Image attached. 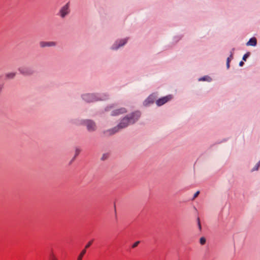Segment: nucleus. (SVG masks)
Segmentation results:
<instances>
[{
	"instance_id": "obj_18",
	"label": "nucleus",
	"mask_w": 260,
	"mask_h": 260,
	"mask_svg": "<svg viewBox=\"0 0 260 260\" xmlns=\"http://www.w3.org/2000/svg\"><path fill=\"white\" fill-rule=\"evenodd\" d=\"M93 240H92L88 242V243L86 245L85 248L84 249H85L86 250L87 248H89L90 245L92 244L93 242Z\"/></svg>"
},
{
	"instance_id": "obj_12",
	"label": "nucleus",
	"mask_w": 260,
	"mask_h": 260,
	"mask_svg": "<svg viewBox=\"0 0 260 260\" xmlns=\"http://www.w3.org/2000/svg\"><path fill=\"white\" fill-rule=\"evenodd\" d=\"M154 101V98L153 97V95H151L149 96L147 99L145 101L146 105H147L148 104L153 103Z\"/></svg>"
},
{
	"instance_id": "obj_25",
	"label": "nucleus",
	"mask_w": 260,
	"mask_h": 260,
	"mask_svg": "<svg viewBox=\"0 0 260 260\" xmlns=\"http://www.w3.org/2000/svg\"><path fill=\"white\" fill-rule=\"evenodd\" d=\"M200 80L205 81L206 78L205 77L202 78L200 79Z\"/></svg>"
},
{
	"instance_id": "obj_16",
	"label": "nucleus",
	"mask_w": 260,
	"mask_h": 260,
	"mask_svg": "<svg viewBox=\"0 0 260 260\" xmlns=\"http://www.w3.org/2000/svg\"><path fill=\"white\" fill-rule=\"evenodd\" d=\"M206 239L205 237H202L200 239V243L201 245H204L206 243Z\"/></svg>"
},
{
	"instance_id": "obj_21",
	"label": "nucleus",
	"mask_w": 260,
	"mask_h": 260,
	"mask_svg": "<svg viewBox=\"0 0 260 260\" xmlns=\"http://www.w3.org/2000/svg\"><path fill=\"white\" fill-rule=\"evenodd\" d=\"M139 243H140V241H138L136 242H135V243H134L133 244V245H132V248H134L136 247L138 245V244H139Z\"/></svg>"
},
{
	"instance_id": "obj_2",
	"label": "nucleus",
	"mask_w": 260,
	"mask_h": 260,
	"mask_svg": "<svg viewBox=\"0 0 260 260\" xmlns=\"http://www.w3.org/2000/svg\"><path fill=\"white\" fill-rule=\"evenodd\" d=\"M82 99L87 102H93L99 100H106V98L103 97L100 94L86 93L82 95Z\"/></svg>"
},
{
	"instance_id": "obj_5",
	"label": "nucleus",
	"mask_w": 260,
	"mask_h": 260,
	"mask_svg": "<svg viewBox=\"0 0 260 260\" xmlns=\"http://www.w3.org/2000/svg\"><path fill=\"white\" fill-rule=\"evenodd\" d=\"M70 3L68 2L60 8L58 14L61 18H63L70 13Z\"/></svg>"
},
{
	"instance_id": "obj_14",
	"label": "nucleus",
	"mask_w": 260,
	"mask_h": 260,
	"mask_svg": "<svg viewBox=\"0 0 260 260\" xmlns=\"http://www.w3.org/2000/svg\"><path fill=\"white\" fill-rule=\"evenodd\" d=\"M48 260H58L53 252H51L48 257Z\"/></svg>"
},
{
	"instance_id": "obj_8",
	"label": "nucleus",
	"mask_w": 260,
	"mask_h": 260,
	"mask_svg": "<svg viewBox=\"0 0 260 260\" xmlns=\"http://www.w3.org/2000/svg\"><path fill=\"white\" fill-rule=\"evenodd\" d=\"M127 42V39H124L116 42L112 46V48L113 50L118 49L119 47L123 46Z\"/></svg>"
},
{
	"instance_id": "obj_4",
	"label": "nucleus",
	"mask_w": 260,
	"mask_h": 260,
	"mask_svg": "<svg viewBox=\"0 0 260 260\" xmlns=\"http://www.w3.org/2000/svg\"><path fill=\"white\" fill-rule=\"evenodd\" d=\"M82 124L86 126L87 129L90 132H94L96 130V124L91 120H85L83 121Z\"/></svg>"
},
{
	"instance_id": "obj_17",
	"label": "nucleus",
	"mask_w": 260,
	"mask_h": 260,
	"mask_svg": "<svg viewBox=\"0 0 260 260\" xmlns=\"http://www.w3.org/2000/svg\"><path fill=\"white\" fill-rule=\"evenodd\" d=\"M260 166V160L257 162V164L256 165V166L252 169V171H256L258 170V168Z\"/></svg>"
},
{
	"instance_id": "obj_13",
	"label": "nucleus",
	"mask_w": 260,
	"mask_h": 260,
	"mask_svg": "<svg viewBox=\"0 0 260 260\" xmlns=\"http://www.w3.org/2000/svg\"><path fill=\"white\" fill-rule=\"evenodd\" d=\"M86 252V250L85 249H83L80 252V254L78 255L77 260H82L83 257L84 256Z\"/></svg>"
},
{
	"instance_id": "obj_10",
	"label": "nucleus",
	"mask_w": 260,
	"mask_h": 260,
	"mask_svg": "<svg viewBox=\"0 0 260 260\" xmlns=\"http://www.w3.org/2000/svg\"><path fill=\"white\" fill-rule=\"evenodd\" d=\"M257 43L256 39L255 38H251L246 43L247 46H255Z\"/></svg>"
},
{
	"instance_id": "obj_22",
	"label": "nucleus",
	"mask_w": 260,
	"mask_h": 260,
	"mask_svg": "<svg viewBox=\"0 0 260 260\" xmlns=\"http://www.w3.org/2000/svg\"><path fill=\"white\" fill-rule=\"evenodd\" d=\"M80 152V150L79 148H77L75 150V156H77Z\"/></svg>"
},
{
	"instance_id": "obj_3",
	"label": "nucleus",
	"mask_w": 260,
	"mask_h": 260,
	"mask_svg": "<svg viewBox=\"0 0 260 260\" xmlns=\"http://www.w3.org/2000/svg\"><path fill=\"white\" fill-rule=\"evenodd\" d=\"M19 73L24 76H30L35 73L34 69L29 66H22L18 69Z\"/></svg>"
},
{
	"instance_id": "obj_6",
	"label": "nucleus",
	"mask_w": 260,
	"mask_h": 260,
	"mask_svg": "<svg viewBox=\"0 0 260 260\" xmlns=\"http://www.w3.org/2000/svg\"><path fill=\"white\" fill-rule=\"evenodd\" d=\"M172 99L171 95H168L166 96L159 99L156 102V105L158 106H162Z\"/></svg>"
},
{
	"instance_id": "obj_11",
	"label": "nucleus",
	"mask_w": 260,
	"mask_h": 260,
	"mask_svg": "<svg viewBox=\"0 0 260 260\" xmlns=\"http://www.w3.org/2000/svg\"><path fill=\"white\" fill-rule=\"evenodd\" d=\"M16 75V72H9L6 74L5 77L7 79H13Z\"/></svg>"
},
{
	"instance_id": "obj_1",
	"label": "nucleus",
	"mask_w": 260,
	"mask_h": 260,
	"mask_svg": "<svg viewBox=\"0 0 260 260\" xmlns=\"http://www.w3.org/2000/svg\"><path fill=\"white\" fill-rule=\"evenodd\" d=\"M141 113L139 111H136L124 117L120 122L115 127L105 131L104 134L106 136H110L118 132L120 129L125 128L130 124L135 123L140 118Z\"/></svg>"
},
{
	"instance_id": "obj_19",
	"label": "nucleus",
	"mask_w": 260,
	"mask_h": 260,
	"mask_svg": "<svg viewBox=\"0 0 260 260\" xmlns=\"http://www.w3.org/2000/svg\"><path fill=\"white\" fill-rule=\"evenodd\" d=\"M249 54H250V53L249 52L245 54L244 55V56H243V58H242L243 60L245 61L246 60L247 58L249 56Z\"/></svg>"
},
{
	"instance_id": "obj_15",
	"label": "nucleus",
	"mask_w": 260,
	"mask_h": 260,
	"mask_svg": "<svg viewBox=\"0 0 260 260\" xmlns=\"http://www.w3.org/2000/svg\"><path fill=\"white\" fill-rule=\"evenodd\" d=\"M232 58H233V55H232V54H231L230 55V57H229L226 60V67H227L228 69H229L230 68V62Z\"/></svg>"
},
{
	"instance_id": "obj_23",
	"label": "nucleus",
	"mask_w": 260,
	"mask_h": 260,
	"mask_svg": "<svg viewBox=\"0 0 260 260\" xmlns=\"http://www.w3.org/2000/svg\"><path fill=\"white\" fill-rule=\"evenodd\" d=\"M200 193V191H197L194 194V196H193V199H194L196 198H197L198 195Z\"/></svg>"
},
{
	"instance_id": "obj_26",
	"label": "nucleus",
	"mask_w": 260,
	"mask_h": 260,
	"mask_svg": "<svg viewBox=\"0 0 260 260\" xmlns=\"http://www.w3.org/2000/svg\"><path fill=\"white\" fill-rule=\"evenodd\" d=\"M110 110V109H109V107H107V108L106 109V111H108V110Z\"/></svg>"
},
{
	"instance_id": "obj_20",
	"label": "nucleus",
	"mask_w": 260,
	"mask_h": 260,
	"mask_svg": "<svg viewBox=\"0 0 260 260\" xmlns=\"http://www.w3.org/2000/svg\"><path fill=\"white\" fill-rule=\"evenodd\" d=\"M197 220H198V225L199 229L201 231L202 229V226H201V224L200 222V218L199 217L197 218Z\"/></svg>"
},
{
	"instance_id": "obj_9",
	"label": "nucleus",
	"mask_w": 260,
	"mask_h": 260,
	"mask_svg": "<svg viewBox=\"0 0 260 260\" xmlns=\"http://www.w3.org/2000/svg\"><path fill=\"white\" fill-rule=\"evenodd\" d=\"M126 110L124 108L116 109L113 111L111 114L113 116H117L121 114H123L126 112Z\"/></svg>"
},
{
	"instance_id": "obj_24",
	"label": "nucleus",
	"mask_w": 260,
	"mask_h": 260,
	"mask_svg": "<svg viewBox=\"0 0 260 260\" xmlns=\"http://www.w3.org/2000/svg\"><path fill=\"white\" fill-rule=\"evenodd\" d=\"M244 64V62L243 61H240V63H239V66L242 67L243 66V65Z\"/></svg>"
},
{
	"instance_id": "obj_7",
	"label": "nucleus",
	"mask_w": 260,
	"mask_h": 260,
	"mask_svg": "<svg viewBox=\"0 0 260 260\" xmlns=\"http://www.w3.org/2000/svg\"><path fill=\"white\" fill-rule=\"evenodd\" d=\"M39 45L41 48H45V47H55L56 45V43L53 41H41L39 43Z\"/></svg>"
}]
</instances>
